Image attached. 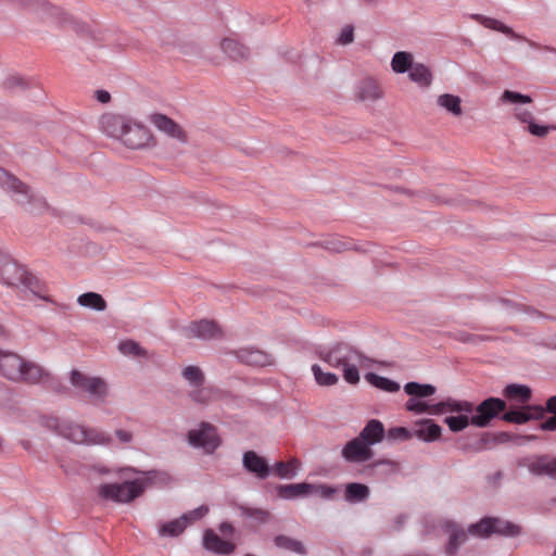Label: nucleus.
I'll return each instance as SVG.
<instances>
[{"label": "nucleus", "mask_w": 556, "mask_h": 556, "mask_svg": "<svg viewBox=\"0 0 556 556\" xmlns=\"http://www.w3.org/2000/svg\"><path fill=\"white\" fill-rule=\"evenodd\" d=\"M470 414L471 413H458L457 416L446 417L444 422L447 425L451 431L458 432L471 424V417H469Z\"/></svg>", "instance_id": "nucleus-41"}, {"label": "nucleus", "mask_w": 556, "mask_h": 556, "mask_svg": "<svg viewBox=\"0 0 556 556\" xmlns=\"http://www.w3.org/2000/svg\"><path fill=\"white\" fill-rule=\"evenodd\" d=\"M473 404L468 401H458L447 397L441 402L433 404L432 415H443L446 413H472Z\"/></svg>", "instance_id": "nucleus-22"}, {"label": "nucleus", "mask_w": 556, "mask_h": 556, "mask_svg": "<svg viewBox=\"0 0 556 556\" xmlns=\"http://www.w3.org/2000/svg\"><path fill=\"white\" fill-rule=\"evenodd\" d=\"M0 188L20 205L45 204L43 199L29 186L3 168H0Z\"/></svg>", "instance_id": "nucleus-6"}, {"label": "nucleus", "mask_w": 556, "mask_h": 556, "mask_svg": "<svg viewBox=\"0 0 556 556\" xmlns=\"http://www.w3.org/2000/svg\"><path fill=\"white\" fill-rule=\"evenodd\" d=\"M219 530H220L223 533H228V532H232V530H233V529H232V526H231V525L224 522V523H222V525L219 526Z\"/></svg>", "instance_id": "nucleus-60"}, {"label": "nucleus", "mask_w": 556, "mask_h": 556, "mask_svg": "<svg viewBox=\"0 0 556 556\" xmlns=\"http://www.w3.org/2000/svg\"><path fill=\"white\" fill-rule=\"evenodd\" d=\"M546 409L556 415V395L548 399Z\"/></svg>", "instance_id": "nucleus-59"}, {"label": "nucleus", "mask_w": 556, "mask_h": 556, "mask_svg": "<svg viewBox=\"0 0 556 556\" xmlns=\"http://www.w3.org/2000/svg\"><path fill=\"white\" fill-rule=\"evenodd\" d=\"M123 143L130 149H143L155 146V140L151 131L143 125L130 121L129 127L122 138Z\"/></svg>", "instance_id": "nucleus-11"}, {"label": "nucleus", "mask_w": 556, "mask_h": 556, "mask_svg": "<svg viewBox=\"0 0 556 556\" xmlns=\"http://www.w3.org/2000/svg\"><path fill=\"white\" fill-rule=\"evenodd\" d=\"M520 532V526L500 518H483L468 528V533L481 538H486L493 533L506 536H517Z\"/></svg>", "instance_id": "nucleus-7"}, {"label": "nucleus", "mask_w": 556, "mask_h": 556, "mask_svg": "<svg viewBox=\"0 0 556 556\" xmlns=\"http://www.w3.org/2000/svg\"><path fill=\"white\" fill-rule=\"evenodd\" d=\"M186 333L189 338H197L201 340L218 339L223 336V331L215 321L207 319L191 323L186 328Z\"/></svg>", "instance_id": "nucleus-17"}, {"label": "nucleus", "mask_w": 556, "mask_h": 556, "mask_svg": "<svg viewBox=\"0 0 556 556\" xmlns=\"http://www.w3.org/2000/svg\"><path fill=\"white\" fill-rule=\"evenodd\" d=\"M379 463H375L372 466H377ZM380 464H386V465H389V466H393V463L389 462V460H386V462H381Z\"/></svg>", "instance_id": "nucleus-61"}, {"label": "nucleus", "mask_w": 556, "mask_h": 556, "mask_svg": "<svg viewBox=\"0 0 556 556\" xmlns=\"http://www.w3.org/2000/svg\"><path fill=\"white\" fill-rule=\"evenodd\" d=\"M300 467V462L295 458L288 463L278 462L274 466V471L281 479H291L296 476V470Z\"/></svg>", "instance_id": "nucleus-39"}, {"label": "nucleus", "mask_w": 556, "mask_h": 556, "mask_svg": "<svg viewBox=\"0 0 556 556\" xmlns=\"http://www.w3.org/2000/svg\"><path fill=\"white\" fill-rule=\"evenodd\" d=\"M0 280L2 283L16 288L26 299L37 296L45 301L49 298L42 294L43 286L24 267L0 255Z\"/></svg>", "instance_id": "nucleus-3"}, {"label": "nucleus", "mask_w": 556, "mask_h": 556, "mask_svg": "<svg viewBox=\"0 0 556 556\" xmlns=\"http://www.w3.org/2000/svg\"><path fill=\"white\" fill-rule=\"evenodd\" d=\"M208 513V507L206 505H201L184 515H181V519L186 522V527L192 525L193 522L202 519Z\"/></svg>", "instance_id": "nucleus-47"}, {"label": "nucleus", "mask_w": 556, "mask_h": 556, "mask_svg": "<svg viewBox=\"0 0 556 556\" xmlns=\"http://www.w3.org/2000/svg\"><path fill=\"white\" fill-rule=\"evenodd\" d=\"M130 118L116 113H105L100 117V128L109 137L122 140L129 127Z\"/></svg>", "instance_id": "nucleus-14"}, {"label": "nucleus", "mask_w": 556, "mask_h": 556, "mask_svg": "<svg viewBox=\"0 0 556 556\" xmlns=\"http://www.w3.org/2000/svg\"><path fill=\"white\" fill-rule=\"evenodd\" d=\"M70 381L75 388L88 393L94 402L103 403L108 395V386L99 377H87L78 370H72Z\"/></svg>", "instance_id": "nucleus-8"}, {"label": "nucleus", "mask_w": 556, "mask_h": 556, "mask_svg": "<svg viewBox=\"0 0 556 556\" xmlns=\"http://www.w3.org/2000/svg\"><path fill=\"white\" fill-rule=\"evenodd\" d=\"M384 433L383 424L378 419H370L358 434V438L363 442L368 443V446L371 448L372 445L383 440Z\"/></svg>", "instance_id": "nucleus-25"}, {"label": "nucleus", "mask_w": 556, "mask_h": 556, "mask_svg": "<svg viewBox=\"0 0 556 556\" xmlns=\"http://www.w3.org/2000/svg\"><path fill=\"white\" fill-rule=\"evenodd\" d=\"M526 412L527 415L531 416V419H538L544 415V408L542 406H528Z\"/></svg>", "instance_id": "nucleus-55"}, {"label": "nucleus", "mask_w": 556, "mask_h": 556, "mask_svg": "<svg viewBox=\"0 0 556 556\" xmlns=\"http://www.w3.org/2000/svg\"><path fill=\"white\" fill-rule=\"evenodd\" d=\"M327 249L333 252H342L348 249V244L340 240H332L327 243Z\"/></svg>", "instance_id": "nucleus-54"}, {"label": "nucleus", "mask_w": 556, "mask_h": 556, "mask_svg": "<svg viewBox=\"0 0 556 556\" xmlns=\"http://www.w3.org/2000/svg\"><path fill=\"white\" fill-rule=\"evenodd\" d=\"M0 377L13 383L33 386L47 382L50 371L16 352L0 349Z\"/></svg>", "instance_id": "nucleus-2"}, {"label": "nucleus", "mask_w": 556, "mask_h": 556, "mask_svg": "<svg viewBox=\"0 0 556 556\" xmlns=\"http://www.w3.org/2000/svg\"><path fill=\"white\" fill-rule=\"evenodd\" d=\"M244 515L247 517L256 519L260 522H266L269 519V514L262 509H244Z\"/></svg>", "instance_id": "nucleus-52"}, {"label": "nucleus", "mask_w": 556, "mask_h": 556, "mask_svg": "<svg viewBox=\"0 0 556 556\" xmlns=\"http://www.w3.org/2000/svg\"><path fill=\"white\" fill-rule=\"evenodd\" d=\"M220 50L232 61L242 62L250 55L249 48L233 37H225L219 42Z\"/></svg>", "instance_id": "nucleus-20"}, {"label": "nucleus", "mask_w": 556, "mask_h": 556, "mask_svg": "<svg viewBox=\"0 0 556 556\" xmlns=\"http://www.w3.org/2000/svg\"><path fill=\"white\" fill-rule=\"evenodd\" d=\"M149 122L165 136L176 139L181 143L188 141L186 130L173 118L162 113H152L149 115Z\"/></svg>", "instance_id": "nucleus-12"}, {"label": "nucleus", "mask_w": 556, "mask_h": 556, "mask_svg": "<svg viewBox=\"0 0 556 556\" xmlns=\"http://www.w3.org/2000/svg\"><path fill=\"white\" fill-rule=\"evenodd\" d=\"M315 490L314 485L309 483H295L288 485H280L278 488V494L280 497L290 500L299 496H304L312 493Z\"/></svg>", "instance_id": "nucleus-28"}, {"label": "nucleus", "mask_w": 556, "mask_h": 556, "mask_svg": "<svg viewBox=\"0 0 556 556\" xmlns=\"http://www.w3.org/2000/svg\"><path fill=\"white\" fill-rule=\"evenodd\" d=\"M531 419L530 415H527L526 410H508L504 413L503 420L515 424H525Z\"/></svg>", "instance_id": "nucleus-49"}, {"label": "nucleus", "mask_w": 556, "mask_h": 556, "mask_svg": "<svg viewBox=\"0 0 556 556\" xmlns=\"http://www.w3.org/2000/svg\"><path fill=\"white\" fill-rule=\"evenodd\" d=\"M354 40V29L352 26H345L339 37H338V43L342 45V46H345V45H349L351 42H353Z\"/></svg>", "instance_id": "nucleus-51"}, {"label": "nucleus", "mask_w": 556, "mask_h": 556, "mask_svg": "<svg viewBox=\"0 0 556 556\" xmlns=\"http://www.w3.org/2000/svg\"><path fill=\"white\" fill-rule=\"evenodd\" d=\"M77 303L83 307H88L98 312L106 308V302L103 296L96 292H86L77 298Z\"/></svg>", "instance_id": "nucleus-33"}, {"label": "nucleus", "mask_w": 556, "mask_h": 556, "mask_svg": "<svg viewBox=\"0 0 556 556\" xmlns=\"http://www.w3.org/2000/svg\"><path fill=\"white\" fill-rule=\"evenodd\" d=\"M2 87L5 91L16 92L25 90L29 87L28 81L17 74L9 75L2 83Z\"/></svg>", "instance_id": "nucleus-43"}, {"label": "nucleus", "mask_w": 556, "mask_h": 556, "mask_svg": "<svg viewBox=\"0 0 556 556\" xmlns=\"http://www.w3.org/2000/svg\"><path fill=\"white\" fill-rule=\"evenodd\" d=\"M435 387L429 383L408 382L404 386V391L414 397L426 399L435 393Z\"/></svg>", "instance_id": "nucleus-36"}, {"label": "nucleus", "mask_w": 556, "mask_h": 556, "mask_svg": "<svg viewBox=\"0 0 556 556\" xmlns=\"http://www.w3.org/2000/svg\"><path fill=\"white\" fill-rule=\"evenodd\" d=\"M189 396L192 401L200 404H206L213 399V390L211 388L201 387L193 388L192 391H190Z\"/></svg>", "instance_id": "nucleus-46"}, {"label": "nucleus", "mask_w": 556, "mask_h": 556, "mask_svg": "<svg viewBox=\"0 0 556 556\" xmlns=\"http://www.w3.org/2000/svg\"><path fill=\"white\" fill-rule=\"evenodd\" d=\"M445 531L448 534L446 553L454 555L456 549L466 542L467 532L453 522L445 525Z\"/></svg>", "instance_id": "nucleus-27"}, {"label": "nucleus", "mask_w": 556, "mask_h": 556, "mask_svg": "<svg viewBox=\"0 0 556 556\" xmlns=\"http://www.w3.org/2000/svg\"><path fill=\"white\" fill-rule=\"evenodd\" d=\"M383 97V90L371 77L362 79L356 86V98L362 102H375Z\"/></svg>", "instance_id": "nucleus-19"}, {"label": "nucleus", "mask_w": 556, "mask_h": 556, "mask_svg": "<svg viewBox=\"0 0 556 556\" xmlns=\"http://www.w3.org/2000/svg\"><path fill=\"white\" fill-rule=\"evenodd\" d=\"M46 427L75 444L109 445L112 441L108 433L72 420L50 417L46 420Z\"/></svg>", "instance_id": "nucleus-5"}, {"label": "nucleus", "mask_w": 556, "mask_h": 556, "mask_svg": "<svg viewBox=\"0 0 556 556\" xmlns=\"http://www.w3.org/2000/svg\"><path fill=\"white\" fill-rule=\"evenodd\" d=\"M203 546L205 547V549L218 555H229L233 553L236 548V545L233 543L220 539L211 529L204 532Z\"/></svg>", "instance_id": "nucleus-21"}, {"label": "nucleus", "mask_w": 556, "mask_h": 556, "mask_svg": "<svg viewBox=\"0 0 556 556\" xmlns=\"http://www.w3.org/2000/svg\"><path fill=\"white\" fill-rule=\"evenodd\" d=\"M319 357L333 368H342L343 378L348 383L356 384L359 381L357 365L363 355L344 342H337L328 349L320 351Z\"/></svg>", "instance_id": "nucleus-4"}, {"label": "nucleus", "mask_w": 556, "mask_h": 556, "mask_svg": "<svg viewBox=\"0 0 556 556\" xmlns=\"http://www.w3.org/2000/svg\"><path fill=\"white\" fill-rule=\"evenodd\" d=\"M244 556H255V555H252V554H247V555H244Z\"/></svg>", "instance_id": "nucleus-62"}, {"label": "nucleus", "mask_w": 556, "mask_h": 556, "mask_svg": "<svg viewBox=\"0 0 556 556\" xmlns=\"http://www.w3.org/2000/svg\"><path fill=\"white\" fill-rule=\"evenodd\" d=\"M506 403L497 397H490L480 403L476 408V414L471 416V425L476 427H486L500 412L504 410Z\"/></svg>", "instance_id": "nucleus-13"}, {"label": "nucleus", "mask_w": 556, "mask_h": 556, "mask_svg": "<svg viewBox=\"0 0 556 556\" xmlns=\"http://www.w3.org/2000/svg\"><path fill=\"white\" fill-rule=\"evenodd\" d=\"M408 77L422 88L429 87L432 83V74L422 63H415L408 72Z\"/></svg>", "instance_id": "nucleus-30"}, {"label": "nucleus", "mask_w": 556, "mask_h": 556, "mask_svg": "<svg viewBox=\"0 0 556 556\" xmlns=\"http://www.w3.org/2000/svg\"><path fill=\"white\" fill-rule=\"evenodd\" d=\"M433 404L425 401L424 399L410 396L405 403V408L414 414H430L432 415Z\"/></svg>", "instance_id": "nucleus-44"}, {"label": "nucleus", "mask_w": 556, "mask_h": 556, "mask_svg": "<svg viewBox=\"0 0 556 556\" xmlns=\"http://www.w3.org/2000/svg\"><path fill=\"white\" fill-rule=\"evenodd\" d=\"M121 483H103L98 486V495L104 501L117 504H129L140 497L151 485H165L172 477L161 470L140 471L134 467H124L118 470Z\"/></svg>", "instance_id": "nucleus-1"}, {"label": "nucleus", "mask_w": 556, "mask_h": 556, "mask_svg": "<svg viewBox=\"0 0 556 556\" xmlns=\"http://www.w3.org/2000/svg\"><path fill=\"white\" fill-rule=\"evenodd\" d=\"M182 378L188 382L191 388L201 387L204 383V374L198 366H187L182 372Z\"/></svg>", "instance_id": "nucleus-38"}, {"label": "nucleus", "mask_w": 556, "mask_h": 556, "mask_svg": "<svg viewBox=\"0 0 556 556\" xmlns=\"http://www.w3.org/2000/svg\"><path fill=\"white\" fill-rule=\"evenodd\" d=\"M502 103L514 105V116L521 123L529 122L532 112L522 108L523 104L532 103V98L517 91L505 90L501 96Z\"/></svg>", "instance_id": "nucleus-15"}, {"label": "nucleus", "mask_w": 556, "mask_h": 556, "mask_svg": "<svg viewBox=\"0 0 556 556\" xmlns=\"http://www.w3.org/2000/svg\"><path fill=\"white\" fill-rule=\"evenodd\" d=\"M243 468L258 479H266L269 476L270 467L266 459L254 451H248L242 456Z\"/></svg>", "instance_id": "nucleus-18"}, {"label": "nucleus", "mask_w": 556, "mask_h": 556, "mask_svg": "<svg viewBox=\"0 0 556 556\" xmlns=\"http://www.w3.org/2000/svg\"><path fill=\"white\" fill-rule=\"evenodd\" d=\"M186 528V522L179 517L163 523L159 529V534L161 536H178Z\"/></svg>", "instance_id": "nucleus-40"}, {"label": "nucleus", "mask_w": 556, "mask_h": 556, "mask_svg": "<svg viewBox=\"0 0 556 556\" xmlns=\"http://www.w3.org/2000/svg\"><path fill=\"white\" fill-rule=\"evenodd\" d=\"M414 435L425 442L437 441L442 433V428L431 419H422L415 424Z\"/></svg>", "instance_id": "nucleus-24"}, {"label": "nucleus", "mask_w": 556, "mask_h": 556, "mask_svg": "<svg viewBox=\"0 0 556 556\" xmlns=\"http://www.w3.org/2000/svg\"><path fill=\"white\" fill-rule=\"evenodd\" d=\"M369 496V488L363 483H348L345 485V501L349 503L364 502Z\"/></svg>", "instance_id": "nucleus-32"}, {"label": "nucleus", "mask_w": 556, "mask_h": 556, "mask_svg": "<svg viewBox=\"0 0 556 556\" xmlns=\"http://www.w3.org/2000/svg\"><path fill=\"white\" fill-rule=\"evenodd\" d=\"M187 437L191 446L202 448L207 454L213 453L220 445L215 427L208 422H202L198 428L191 429Z\"/></svg>", "instance_id": "nucleus-9"}, {"label": "nucleus", "mask_w": 556, "mask_h": 556, "mask_svg": "<svg viewBox=\"0 0 556 556\" xmlns=\"http://www.w3.org/2000/svg\"><path fill=\"white\" fill-rule=\"evenodd\" d=\"M414 433L404 427L390 428L387 432L388 440L390 441H407Z\"/></svg>", "instance_id": "nucleus-48"}, {"label": "nucleus", "mask_w": 556, "mask_h": 556, "mask_svg": "<svg viewBox=\"0 0 556 556\" xmlns=\"http://www.w3.org/2000/svg\"><path fill=\"white\" fill-rule=\"evenodd\" d=\"M366 380L378 389L387 392H396L400 390V384L386 377L378 376L374 372H369L365 376Z\"/></svg>", "instance_id": "nucleus-37"}, {"label": "nucleus", "mask_w": 556, "mask_h": 556, "mask_svg": "<svg viewBox=\"0 0 556 556\" xmlns=\"http://www.w3.org/2000/svg\"><path fill=\"white\" fill-rule=\"evenodd\" d=\"M237 357L251 366H268L273 364L270 354L257 349H241L237 352Z\"/></svg>", "instance_id": "nucleus-26"}, {"label": "nucleus", "mask_w": 556, "mask_h": 556, "mask_svg": "<svg viewBox=\"0 0 556 556\" xmlns=\"http://www.w3.org/2000/svg\"><path fill=\"white\" fill-rule=\"evenodd\" d=\"M94 94L96 99L101 103H108L111 99L110 93L105 90H97Z\"/></svg>", "instance_id": "nucleus-57"}, {"label": "nucleus", "mask_w": 556, "mask_h": 556, "mask_svg": "<svg viewBox=\"0 0 556 556\" xmlns=\"http://www.w3.org/2000/svg\"><path fill=\"white\" fill-rule=\"evenodd\" d=\"M318 492L325 498H330L334 494V490L329 486H319Z\"/></svg>", "instance_id": "nucleus-58"}, {"label": "nucleus", "mask_w": 556, "mask_h": 556, "mask_svg": "<svg viewBox=\"0 0 556 556\" xmlns=\"http://www.w3.org/2000/svg\"><path fill=\"white\" fill-rule=\"evenodd\" d=\"M118 351L124 355H135V356H147V351L142 349L139 343L134 340H125L119 342Z\"/></svg>", "instance_id": "nucleus-45"}, {"label": "nucleus", "mask_w": 556, "mask_h": 556, "mask_svg": "<svg viewBox=\"0 0 556 556\" xmlns=\"http://www.w3.org/2000/svg\"><path fill=\"white\" fill-rule=\"evenodd\" d=\"M523 123L528 124V131L531 135L540 137V138L546 137L547 134L549 132L551 128L556 129V127H549V126L539 125V124L534 123L533 116L530 118L529 122H523Z\"/></svg>", "instance_id": "nucleus-50"}, {"label": "nucleus", "mask_w": 556, "mask_h": 556, "mask_svg": "<svg viewBox=\"0 0 556 556\" xmlns=\"http://www.w3.org/2000/svg\"><path fill=\"white\" fill-rule=\"evenodd\" d=\"M312 372L319 386L330 387L334 386L339 381V377L336 374L324 371L317 364L312 366Z\"/></svg>", "instance_id": "nucleus-42"}, {"label": "nucleus", "mask_w": 556, "mask_h": 556, "mask_svg": "<svg viewBox=\"0 0 556 556\" xmlns=\"http://www.w3.org/2000/svg\"><path fill=\"white\" fill-rule=\"evenodd\" d=\"M274 542H275V545L279 548L290 551V552L299 554V555L306 554V548H305L304 544L296 539H292L287 535H278L275 538Z\"/></svg>", "instance_id": "nucleus-35"}, {"label": "nucleus", "mask_w": 556, "mask_h": 556, "mask_svg": "<svg viewBox=\"0 0 556 556\" xmlns=\"http://www.w3.org/2000/svg\"><path fill=\"white\" fill-rule=\"evenodd\" d=\"M555 502H556V498H555Z\"/></svg>", "instance_id": "nucleus-63"}, {"label": "nucleus", "mask_w": 556, "mask_h": 556, "mask_svg": "<svg viewBox=\"0 0 556 556\" xmlns=\"http://www.w3.org/2000/svg\"><path fill=\"white\" fill-rule=\"evenodd\" d=\"M504 395L520 403L529 402L531 397V389L525 384H508L504 390Z\"/></svg>", "instance_id": "nucleus-34"}, {"label": "nucleus", "mask_w": 556, "mask_h": 556, "mask_svg": "<svg viewBox=\"0 0 556 556\" xmlns=\"http://www.w3.org/2000/svg\"><path fill=\"white\" fill-rule=\"evenodd\" d=\"M476 20L481 25H483L485 28L503 33V34L509 36L511 39H515V40H522V41L527 42L528 46L533 48V49H542V50H545V51H548V52L556 53V48H553V47H549V46H542L539 42H535V41H533L531 39H528L525 36L515 33L513 30V28H510L509 26L505 25L503 22H501V21H498L496 18L488 17V16H483V15H477Z\"/></svg>", "instance_id": "nucleus-10"}, {"label": "nucleus", "mask_w": 556, "mask_h": 556, "mask_svg": "<svg viewBox=\"0 0 556 556\" xmlns=\"http://www.w3.org/2000/svg\"><path fill=\"white\" fill-rule=\"evenodd\" d=\"M414 64L413 54L406 51L394 53L391 60V68L396 74L408 73Z\"/></svg>", "instance_id": "nucleus-31"}, {"label": "nucleus", "mask_w": 556, "mask_h": 556, "mask_svg": "<svg viewBox=\"0 0 556 556\" xmlns=\"http://www.w3.org/2000/svg\"><path fill=\"white\" fill-rule=\"evenodd\" d=\"M437 104L454 116L463 114L462 99L458 96L451 93H443L437 98Z\"/></svg>", "instance_id": "nucleus-29"}, {"label": "nucleus", "mask_w": 556, "mask_h": 556, "mask_svg": "<svg viewBox=\"0 0 556 556\" xmlns=\"http://www.w3.org/2000/svg\"><path fill=\"white\" fill-rule=\"evenodd\" d=\"M341 455L349 463H365L372 458L374 451L356 437L343 446Z\"/></svg>", "instance_id": "nucleus-16"}, {"label": "nucleus", "mask_w": 556, "mask_h": 556, "mask_svg": "<svg viewBox=\"0 0 556 556\" xmlns=\"http://www.w3.org/2000/svg\"><path fill=\"white\" fill-rule=\"evenodd\" d=\"M115 437L122 444H129L134 439L132 432L125 429H117Z\"/></svg>", "instance_id": "nucleus-53"}, {"label": "nucleus", "mask_w": 556, "mask_h": 556, "mask_svg": "<svg viewBox=\"0 0 556 556\" xmlns=\"http://www.w3.org/2000/svg\"><path fill=\"white\" fill-rule=\"evenodd\" d=\"M530 472L536 476H547L556 480V458L543 455L532 458L527 464Z\"/></svg>", "instance_id": "nucleus-23"}, {"label": "nucleus", "mask_w": 556, "mask_h": 556, "mask_svg": "<svg viewBox=\"0 0 556 556\" xmlns=\"http://www.w3.org/2000/svg\"><path fill=\"white\" fill-rule=\"evenodd\" d=\"M540 428L545 431H555L556 430V415L549 417L545 421L540 425Z\"/></svg>", "instance_id": "nucleus-56"}]
</instances>
